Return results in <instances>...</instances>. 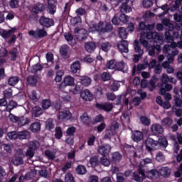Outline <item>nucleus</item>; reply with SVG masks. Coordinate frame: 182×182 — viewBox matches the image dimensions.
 I'll return each instance as SVG.
<instances>
[{"instance_id":"5701e85b","label":"nucleus","mask_w":182,"mask_h":182,"mask_svg":"<svg viewBox=\"0 0 182 182\" xmlns=\"http://www.w3.org/2000/svg\"><path fill=\"white\" fill-rule=\"evenodd\" d=\"M70 70L73 73H77V70H80V62H73L70 65Z\"/></svg>"},{"instance_id":"4c0bfd02","label":"nucleus","mask_w":182,"mask_h":182,"mask_svg":"<svg viewBox=\"0 0 182 182\" xmlns=\"http://www.w3.org/2000/svg\"><path fill=\"white\" fill-rule=\"evenodd\" d=\"M112 79V75H110L109 73L107 72H103L101 74V80L102 82H109Z\"/></svg>"},{"instance_id":"c03bdc74","label":"nucleus","mask_w":182,"mask_h":182,"mask_svg":"<svg viewBox=\"0 0 182 182\" xmlns=\"http://www.w3.org/2000/svg\"><path fill=\"white\" fill-rule=\"evenodd\" d=\"M112 48V44L109 42L102 43L101 49L103 52H109Z\"/></svg>"},{"instance_id":"37998d69","label":"nucleus","mask_w":182,"mask_h":182,"mask_svg":"<svg viewBox=\"0 0 182 182\" xmlns=\"http://www.w3.org/2000/svg\"><path fill=\"white\" fill-rule=\"evenodd\" d=\"M9 53L10 55H11V62H15V60H16V58H18V49H16V48H14L12 50L9 51Z\"/></svg>"},{"instance_id":"20e7f679","label":"nucleus","mask_w":182,"mask_h":182,"mask_svg":"<svg viewBox=\"0 0 182 182\" xmlns=\"http://www.w3.org/2000/svg\"><path fill=\"white\" fill-rule=\"evenodd\" d=\"M46 6L43 3H37L34 4L31 9V15L33 16H38V14L45 12Z\"/></svg>"},{"instance_id":"f3484780","label":"nucleus","mask_w":182,"mask_h":182,"mask_svg":"<svg viewBox=\"0 0 182 182\" xmlns=\"http://www.w3.org/2000/svg\"><path fill=\"white\" fill-rule=\"evenodd\" d=\"M14 33H15V28H11L10 30H2L0 32V35L4 38V39H8L11 38Z\"/></svg>"},{"instance_id":"6e6d98bb","label":"nucleus","mask_w":182,"mask_h":182,"mask_svg":"<svg viewBox=\"0 0 182 182\" xmlns=\"http://www.w3.org/2000/svg\"><path fill=\"white\" fill-rule=\"evenodd\" d=\"M119 22H122V23H127L129 22V16L124 14H122L119 17Z\"/></svg>"},{"instance_id":"c756f323","label":"nucleus","mask_w":182,"mask_h":182,"mask_svg":"<svg viewBox=\"0 0 182 182\" xmlns=\"http://www.w3.org/2000/svg\"><path fill=\"white\" fill-rule=\"evenodd\" d=\"M95 49H96V44H95V43L88 42L85 43V50L88 53H92Z\"/></svg>"},{"instance_id":"ea45409f","label":"nucleus","mask_w":182,"mask_h":182,"mask_svg":"<svg viewBox=\"0 0 182 182\" xmlns=\"http://www.w3.org/2000/svg\"><path fill=\"white\" fill-rule=\"evenodd\" d=\"M117 60H116L114 59L110 60L107 61V68L116 70V63H117Z\"/></svg>"},{"instance_id":"680f3d73","label":"nucleus","mask_w":182,"mask_h":182,"mask_svg":"<svg viewBox=\"0 0 182 182\" xmlns=\"http://www.w3.org/2000/svg\"><path fill=\"white\" fill-rule=\"evenodd\" d=\"M140 120L142 124H144L145 126H150V119L147 118V117L141 116Z\"/></svg>"},{"instance_id":"e2e57ef3","label":"nucleus","mask_w":182,"mask_h":182,"mask_svg":"<svg viewBox=\"0 0 182 182\" xmlns=\"http://www.w3.org/2000/svg\"><path fill=\"white\" fill-rule=\"evenodd\" d=\"M46 127L47 130H52L53 129H55V124H53V121L48 120L46 122Z\"/></svg>"},{"instance_id":"dca6fc26","label":"nucleus","mask_w":182,"mask_h":182,"mask_svg":"<svg viewBox=\"0 0 182 182\" xmlns=\"http://www.w3.org/2000/svg\"><path fill=\"white\" fill-rule=\"evenodd\" d=\"M81 97L86 102H92L93 100V95L89 90H85L81 93Z\"/></svg>"},{"instance_id":"cd10ccee","label":"nucleus","mask_w":182,"mask_h":182,"mask_svg":"<svg viewBox=\"0 0 182 182\" xmlns=\"http://www.w3.org/2000/svg\"><path fill=\"white\" fill-rule=\"evenodd\" d=\"M31 123V119L26 118L25 117H19L18 118V126L22 127V126H26Z\"/></svg>"},{"instance_id":"a19ab883","label":"nucleus","mask_w":182,"mask_h":182,"mask_svg":"<svg viewBox=\"0 0 182 182\" xmlns=\"http://www.w3.org/2000/svg\"><path fill=\"white\" fill-rule=\"evenodd\" d=\"M16 106H18V103H16V102L14 101V100H11L9 102V105L6 107V111L7 112H12L13 109H15V107H16Z\"/></svg>"},{"instance_id":"2f4dec72","label":"nucleus","mask_w":182,"mask_h":182,"mask_svg":"<svg viewBox=\"0 0 182 182\" xmlns=\"http://www.w3.org/2000/svg\"><path fill=\"white\" fill-rule=\"evenodd\" d=\"M80 83L82 86H90V83H92V79L87 76H82L80 78Z\"/></svg>"},{"instance_id":"f8f14e48","label":"nucleus","mask_w":182,"mask_h":182,"mask_svg":"<svg viewBox=\"0 0 182 182\" xmlns=\"http://www.w3.org/2000/svg\"><path fill=\"white\" fill-rule=\"evenodd\" d=\"M151 130L155 136H159V134H163V133H164V128H163L160 124H152Z\"/></svg>"},{"instance_id":"c9c22d12","label":"nucleus","mask_w":182,"mask_h":182,"mask_svg":"<svg viewBox=\"0 0 182 182\" xmlns=\"http://www.w3.org/2000/svg\"><path fill=\"white\" fill-rule=\"evenodd\" d=\"M55 137L58 140H60L63 137V132H62V128L60 127H55Z\"/></svg>"},{"instance_id":"f257e3e1","label":"nucleus","mask_w":182,"mask_h":182,"mask_svg":"<svg viewBox=\"0 0 182 182\" xmlns=\"http://www.w3.org/2000/svg\"><path fill=\"white\" fill-rule=\"evenodd\" d=\"M38 22L41 26H43V28H51V26H55V20H53V18L45 16V14L40 17Z\"/></svg>"},{"instance_id":"39448f33","label":"nucleus","mask_w":182,"mask_h":182,"mask_svg":"<svg viewBox=\"0 0 182 182\" xmlns=\"http://www.w3.org/2000/svg\"><path fill=\"white\" fill-rule=\"evenodd\" d=\"M145 146L147 151L151 153L153 150H156V147H159V141H155L151 138H147L145 141Z\"/></svg>"},{"instance_id":"864d4df0","label":"nucleus","mask_w":182,"mask_h":182,"mask_svg":"<svg viewBox=\"0 0 182 182\" xmlns=\"http://www.w3.org/2000/svg\"><path fill=\"white\" fill-rule=\"evenodd\" d=\"M103 120H105V117H103L102 114H100L95 117L92 122V124H96V123H101V122H103Z\"/></svg>"},{"instance_id":"f704fd0d","label":"nucleus","mask_w":182,"mask_h":182,"mask_svg":"<svg viewBox=\"0 0 182 182\" xmlns=\"http://www.w3.org/2000/svg\"><path fill=\"white\" fill-rule=\"evenodd\" d=\"M104 25H105V23H103V21H100L97 24H94L93 28H95V29L97 32L103 33Z\"/></svg>"},{"instance_id":"ddd939ff","label":"nucleus","mask_w":182,"mask_h":182,"mask_svg":"<svg viewBox=\"0 0 182 182\" xmlns=\"http://www.w3.org/2000/svg\"><path fill=\"white\" fill-rule=\"evenodd\" d=\"M133 1L134 0H125V2L122 3L119 7L121 12H125L126 14L132 12V7H130L127 3L130 2L131 4H133Z\"/></svg>"},{"instance_id":"7c9ffc66","label":"nucleus","mask_w":182,"mask_h":182,"mask_svg":"<svg viewBox=\"0 0 182 182\" xmlns=\"http://www.w3.org/2000/svg\"><path fill=\"white\" fill-rule=\"evenodd\" d=\"M60 53L61 56H63V58H66L68 56V53H69V46H62L60 48Z\"/></svg>"},{"instance_id":"338daca9","label":"nucleus","mask_w":182,"mask_h":182,"mask_svg":"<svg viewBox=\"0 0 182 182\" xmlns=\"http://www.w3.org/2000/svg\"><path fill=\"white\" fill-rule=\"evenodd\" d=\"M38 141H31L29 144V146L28 149H31V150H38V148L39 146H38Z\"/></svg>"},{"instance_id":"09e8293b","label":"nucleus","mask_w":182,"mask_h":182,"mask_svg":"<svg viewBox=\"0 0 182 182\" xmlns=\"http://www.w3.org/2000/svg\"><path fill=\"white\" fill-rule=\"evenodd\" d=\"M157 173H159V171H157L156 169H151L146 172V177H147V178H150V180H151V178H153V177H156Z\"/></svg>"},{"instance_id":"bf43d9fd","label":"nucleus","mask_w":182,"mask_h":182,"mask_svg":"<svg viewBox=\"0 0 182 182\" xmlns=\"http://www.w3.org/2000/svg\"><path fill=\"white\" fill-rule=\"evenodd\" d=\"M114 136V132L113 130H107L105 135V139H108L109 140H112V137Z\"/></svg>"},{"instance_id":"49530a36","label":"nucleus","mask_w":182,"mask_h":182,"mask_svg":"<svg viewBox=\"0 0 182 182\" xmlns=\"http://www.w3.org/2000/svg\"><path fill=\"white\" fill-rule=\"evenodd\" d=\"M90 164L92 167H97V166H99V159L97 158V156H92L90 159Z\"/></svg>"},{"instance_id":"69168bd1","label":"nucleus","mask_w":182,"mask_h":182,"mask_svg":"<svg viewBox=\"0 0 182 182\" xmlns=\"http://www.w3.org/2000/svg\"><path fill=\"white\" fill-rule=\"evenodd\" d=\"M45 156L48 158L49 160H53L55 159V155L53 152L50 150L45 151Z\"/></svg>"},{"instance_id":"3c124183","label":"nucleus","mask_w":182,"mask_h":182,"mask_svg":"<svg viewBox=\"0 0 182 182\" xmlns=\"http://www.w3.org/2000/svg\"><path fill=\"white\" fill-rule=\"evenodd\" d=\"M82 22V18L80 16H77L71 18L70 23L73 26H76V25H79Z\"/></svg>"},{"instance_id":"c85d7f7f","label":"nucleus","mask_w":182,"mask_h":182,"mask_svg":"<svg viewBox=\"0 0 182 182\" xmlns=\"http://www.w3.org/2000/svg\"><path fill=\"white\" fill-rule=\"evenodd\" d=\"M43 69V65H42L41 63H36L31 67V73L36 74L38 72L42 71Z\"/></svg>"},{"instance_id":"2eb2a0df","label":"nucleus","mask_w":182,"mask_h":182,"mask_svg":"<svg viewBox=\"0 0 182 182\" xmlns=\"http://www.w3.org/2000/svg\"><path fill=\"white\" fill-rule=\"evenodd\" d=\"M115 70L126 73V72H127V68H126V63H124V61H117L115 65Z\"/></svg>"},{"instance_id":"5fc2aeb1","label":"nucleus","mask_w":182,"mask_h":182,"mask_svg":"<svg viewBox=\"0 0 182 182\" xmlns=\"http://www.w3.org/2000/svg\"><path fill=\"white\" fill-rule=\"evenodd\" d=\"M113 31V26L110 23H107L105 27L102 29V33H106L107 32H110Z\"/></svg>"},{"instance_id":"a211bd4d","label":"nucleus","mask_w":182,"mask_h":182,"mask_svg":"<svg viewBox=\"0 0 182 182\" xmlns=\"http://www.w3.org/2000/svg\"><path fill=\"white\" fill-rule=\"evenodd\" d=\"M159 174L164 178H167V177H170V174H171V169L168 167H162L159 169Z\"/></svg>"},{"instance_id":"774afa93","label":"nucleus","mask_w":182,"mask_h":182,"mask_svg":"<svg viewBox=\"0 0 182 182\" xmlns=\"http://www.w3.org/2000/svg\"><path fill=\"white\" fill-rule=\"evenodd\" d=\"M175 105L176 107H182V100L181 99L178 98V97H175L174 98Z\"/></svg>"},{"instance_id":"7ed1b4c3","label":"nucleus","mask_w":182,"mask_h":182,"mask_svg":"<svg viewBox=\"0 0 182 182\" xmlns=\"http://www.w3.org/2000/svg\"><path fill=\"white\" fill-rule=\"evenodd\" d=\"M74 33L77 41H85L87 38V31L85 28H79V27H76L74 29Z\"/></svg>"},{"instance_id":"72a5a7b5","label":"nucleus","mask_w":182,"mask_h":182,"mask_svg":"<svg viewBox=\"0 0 182 182\" xmlns=\"http://www.w3.org/2000/svg\"><path fill=\"white\" fill-rule=\"evenodd\" d=\"M77 174H80L82 176L83 174H86V166L83 165H78L75 169Z\"/></svg>"},{"instance_id":"f03ea898","label":"nucleus","mask_w":182,"mask_h":182,"mask_svg":"<svg viewBox=\"0 0 182 182\" xmlns=\"http://www.w3.org/2000/svg\"><path fill=\"white\" fill-rule=\"evenodd\" d=\"M134 48L136 53H139L134 55L133 62L134 63H137L141 59V56H143V54L144 53V50L141 49V47H140V44L139 43V41H135L134 44Z\"/></svg>"},{"instance_id":"8fccbe9b","label":"nucleus","mask_w":182,"mask_h":182,"mask_svg":"<svg viewBox=\"0 0 182 182\" xmlns=\"http://www.w3.org/2000/svg\"><path fill=\"white\" fill-rule=\"evenodd\" d=\"M41 114H42V108L39 107H35L33 109V116H34V117H39V116H41Z\"/></svg>"},{"instance_id":"0eeeda50","label":"nucleus","mask_w":182,"mask_h":182,"mask_svg":"<svg viewBox=\"0 0 182 182\" xmlns=\"http://www.w3.org/2000/svg\"><path fill=\"white\" fill-rule=\"evenodd\" d=\"M47 1V12L50 15H55L56 14V6H58L57 0H46Z\"/></svg>"},{"instance_id":"1a4fd4ad","label":"nucleus","mask_w":182,"mask_h":182,"mask_svg":"<svg viewBox=\"0 0 182 182\" xmlns=\"http://www.w3.org/2000/svg\"><path fill=\"white\" fill-rule=\"evenodd\" d=\"M117 48L121 53H129V42L122 40L117 43Z\"/></svg>"},{"instance_id":"9d476101","label":"nucleus","mask_w":182,"mask_h":182,"mask_svg":"<svg viewBox=\"0 0 182 182\" xmlns=\"http://www.w3.org/2000/svg\"><path fill=\"white\" fill-rule=\"evenodd\" d=\"M80 120L84 126H87V127H90V124H92V118L89 117L87 113L85 112L80 117Z\"/></svg>"},{"instance_id":"603ef678","label":"nucleus","mask_w":182,"mask_h":182,"mask_svg":"<svg viewBox=\"0 0 182 182\" xmlns=\"http://www.w3.org/2000/svg\"><path fill=\"white\" fill-rule=\"evenodd\" d=\"M75 133H76V127H69L66 130V134L67 136H70V137L75 136Z\"/></svg>"},{"instance_id":"052dcab7","label":"nucleus","mask_w":182,"mask_h":182,"mask_svg":"<svg viewBox=\"0 0 182 182\" xmlns=\"http://www.w3.org/2000/svg\"><path fill=\"white\" fill-rule=\"evenodd\" d=\"M65 182H75V178L70 173H68L65 176Z\"/></svg>"},{"instance_id":"e433bc0d","label":"nucleus","mask_w":182,"mask_h":182,"mask_svg":"<svg viewBox=\"0 0 182 182\" xmlns=\"http://www.w3.org/2000/svg\"><path fill=\"white\" fill-rule=\"evenodd\" d=\"M158 141L159 146H160L163 149H166L168 146V141H167V138L166 137H161Z\"/></svg>"},{"instance_id":"9b49d317","label":"nucleus","mask_w":182,"mask_h":182,"mask_svg":"<svg viewBox=\"0 0 182 182\" xmlns=\"http://www.w3.org/2000/svg\"><path fill=\"white\" fill-rule=\"evenodd\" d=\"M111 151H112V147L109 144L101 146H99L98 148V153L101 154V156H103V157H106L109 156Z\"/></svg>"},{"instance_id":"412c9836","label":"nucleus","mask_w":182,"mask_h":182,"mask_svg":"<svg viewBox=\"0 0 182 182\" xmlns=\"http://www.w3.org/2000/svg\"><path fill=\"white\" fill-rule=\"evenodd\" d=\"M65 86H73L75 85V78L70 75H67L63 80Z\"/></svg>"},{"instance_id":"aec40b11","label":"nucleus","mask_w":182,"mask_h":182,"mask_svg":"<svg viewBox=\"0 0 182 182\" xmlns=\"http://www.w3.org/2000/svg\"><path fill=\"white\" fill-rule=\"evenodd\" d=\"M132 139L133 141H136V143H139L143 139V132L140 131H135L132 136Z\"/></svg>"},{"instance_id":"4be33fe9","label":"nucleus","mask_w":182,"mask_h":182,"mask_svg":"<svg viewBox=\"0 0 182 182\" xmlns=\"http://www.w3.org/2000/svg\"><path fill=\"white\" fill-rule=\"evenodd\" d=\"M120 160H122V154L119 152H114L112 154V161L114 163V164H117V163H120Z\"/></svg>"},{"instance_id":"6e6552de","label":"nucleus","mask_w":182,"mask_h":182,"mask_svg":"<svg viewBox=\"0 0 182 182\" xmlns=\"http://www.w3.org/2000/svg\"><path fill=\"white\" fill-rule=\"evenodd\" d=\"M95 107L97 110H103L104 112H112L113 110V104L109 102L96 103Z\"/></svg>"},{"instance_id":"4468645a","label":"nucleus","mask_w":182,"mask_h":182,"mask_svg":"<svg viewBox=\"0 0 182 182\" xmlns=\"http://www.w3.org/2000/svg\"><path fill=\"white\" fill-rule=\"evenodd\" d=\"M72 117V114L69 110L60 111L58 113V119L59 120H69Z\"/></svg>"},{"instance_id":"393cba45","label":"nucleus","mask_w":182,"mask_h":182,"mask_svg":"<svg viewBox=\"0 0 182 182\" xmlns=\"http://www.w3.org/2000/svg\"><path fill=\"white\" fill-rule=\"evenodd\" d=\"M30 130L33 132V133H38V132H41V122H35L31 124L30 126Z\"/></svg>"},{"instance_id":"0e129e2a","label":"nucleus","mask_w":182,"mask_h":182,"mask_svg":"<svg viewBox=\"0 0 182 182\" xmlns=\"http://www.w3.org/2000/svg\"><path fill=\"white\" fill-rule=\"evenodd\" d=\"M119 88L120 84H119V82H114L111 85V90H112L113 92H117V90H119Z\"/></svg>"},{"instance_id":"bb28decb","label":"nucleus","mask_w":182,"mask_h":182,"mask_svg":"<svg viewBox=\"0 0 182 182\" xmlns=\"http://www.w3.org/2000/svg\"><path fill=\"white\" fill-rule=\"evenodd\" d=\"M118 33L121 39H127V30L124 27H120L118 28Z\"/></svg>"},{"instance_id":"13d9d810","label":"nucleus","mask_w":182,"mask_h":182,"mask_svg":"<svg viewBox=\"0 0 182 182\" xmlns=\"http://www.w3.org/2000/svg\"><path fill=\"white\" fill-rule=\"evenodd\" d=\"M100 163L105 167H109V166H110V161L107 159V158H105V156L100 159Z\"/></svg>"},{"instance_id":"58836bf2","label":"nucleus","mask_w":182,"mask_h":182,"mask_svg":"<svg viewBox=\"0 0 182 182\" xmlns=\"http://www.w3.org/2000/svg\"><path fill=\"white\" fill-rule=\"evenodd\" d=\"M14 166H21L23 163V159L19 156H16L12 161Z\"/></svg>"},{"instance_id":"6ab92c4d","label":"nucleus","mask_w":182,"mask_h":182,"mask_svg":"<svg viewBox=\"0 0 182 182\" xmlns=\"http://www.w3.org/2000/svg\"><path fill=\"white\" fill-rule=\"evenodd\" d=\"M159 80L156 75H154L148 82V88L149 92H153L156 89V82Z\"/></svg>"},{"instance_id":"b1692460","label":"nucleus","mask_w":182,"mask_h":182,"mask_svg":"<svg viewBox=\"0 0 182 182\" xmlns=\"http://www.w3.org/2000/svg\"><path fill=\"white\" fill-rule=\"evenodd\" d=\"M20 78L18 76L10 77L8 80L9 86H16L19 82Z\"/></svg>"},{"instance_id":"79ce46f5","label":"nucleus","mask_w":182,"mask_h":182,"mask_svg":"<svg viewBox=\"0 0 182 182\" xmlns=\"http://www.w3.org/2000/svg\"><path fill=\"white\" fill-rule=\"evenodd\" d=\"M41 106L44 110H47L52 106V102H50V100L45 99L42 100Z\"/></svg>"},{"instance_id":"de8ad7c7","label":"nucleus","mask_w":182,"mask_h":182,"mask_svg":"<svg viewBox=\"0 0 182 182\" xmlns=\"http://www.w3.org/2000/svg\"><path fill=\"white\" fill-rule=\"evenodd\" d=\"M154 27V26L153 25H148V28L147 26H146V23L144 22V21H141L139 24V28L141 30V31H145L146 29H153V28Z\"/></svg>"},{"instance_id":"a878e982","label":"nucleus","mask_w":182,"mask_h":182,"mask_svg":"<svg viewBox=\"0 0 182 182\" xmlns=\"http://www.w3.org/2000/svg\"><path fill=\"white\" fill-rule=\"evenodd\" d=\"M27 83L30 86L35 87L38 84V79L35 75H30L27 77Z\"/></svg>"},{"instance_id":"a18cd8bd","label":"nucleus","mask_w":182,"mask_h":182,"mask_svg":"<svg viewBox=\"0 0 182 182\" xmlns=\"http://www.w3.org/2000/svg\"><path fill=\"white\" fill-rule=\"evenodd\" d=\"M48 36V32L45 31L43 28H38L37 29V38L41 39L42 38H45Z\"/></svg>"},{"instance_id":"4d7b16f0","label":"nucleus","mask_w":182,"mask_h":182,"mask_svg":"<svg viewBox=\"0 0 182 182\" xmlns=\"http://www.w3.org/2000/svg\"><path fill=\"white\" fill-rule=\"evenodd\" d=\"M172 111L175 112V114L177 117H181L182 116V109H177L176 106L172 107Z\"/></svg>"},{"instance_id":"473e14b6","label":"nucleus","mask_w":182,"mask_h":182,"mask_svg":"<svg viewBox=\"0 0 182 182\" xmlns=\"http://www.w3.org/2000/svg\"><path fill=\"white\" fill-rule=\"evenodd\" d=\"M161 124H162V126H164L165 127H170V126H171V124H173V119H171V118L167 117L166 118L164 119L161 121Z\"/></svg>"},{"instance_id":"423d86ee","label":"nucleus","mask_w":182,"mask_h":182,"mask_svg":"<svg viewBox=\"0 0 182 182\" xmlns=\"http://www.w3.org/2000/svg\"><path fill=\"white\" fill-rule=\"evenodd\" d=\"M9 136H10L11 139L26 140V139H29V132L28 131L20 132L17 134L15 132H11L9 134Z\"/></svg>"}]
</instances>
